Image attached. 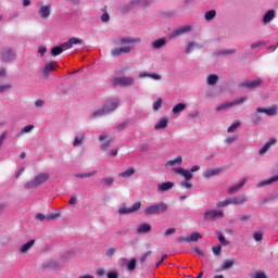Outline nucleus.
Here are the masks:
<instances>
[{
  "label": "nucleus",
  "mask_w": 278,
  "mask_h": 278,
  "mask_svg": "<svg viewBox=\"0 0 278 278\" xmlns=\"http://www.w3.org/2000/svg\"><path fill=\"white\" fill-rule=\"evenodd\" d=\"M253 238L255 242H262V240H264V235H262V232H254Z\"/></svg>",
  "instance_id": "46"
},
{
  "label": "nucleus",
  "mask_w": 278,
  "mask_h": 278,
  "mask_svg": "<svg viewBox=\"0 0 278 278\" xmlns=\"http://www.w3.org/2000/svg\"><path fill=\"white\" fill-rule=\"evenodd\" d=\"M35 105H36V108H42V105H45V101L36 100Z\"/></svg>",
  "instance_id": "64"
},
{
  "label": "nucleus",
  "mask_w": 278,
  "mask_h": 278,
  "mask_svg": "<svg viewBox=\"0 0 278 278\" xmlns=\"http://www.w3.org/2000/svg\"><path fill=\"white\" fill-rule=\"evenodd\" d=\"M218 240L220 242V244H224V247H227V244H229V241L225 240V236L218 233Z\"/></svg>",
  "instance_id": "51"
},
{
  "label": "nucleus",
  "mask_w": 278,
  "mask_h": 278,
  "mask_svg": "<svg viewBox=\"0 0 278 278\" xmlns=\"http://www.w3.org/2000/svg\"><path fill=\"white\" fill-rule=\"evenodd\" d=\"M134 42H140L139 38L134 37H119L115 40V45L121 48H115L111 51V55L113 58H121L123 53H131L134 51V47L129 45H134ZM124 46V47H123Z\"/></svg>",
  "instance_id": "1"
},
{
  "label": "nucleus",
  "mask_w": 278,
  "mask_h": 278,
  "mask_svg": "<svg viewBox=\"0 0 278 278\" xmlns=\"http://www.w3.org/2000/svg\"><path fill=\"white\" fill-rule=\"evenodd\" d=\"M150 4H151V0H132L130 2V8L125 9L124 12H129V10L134 8V5H150Z\"/></svg>",
  "instance_id": "18"
},
{
  "label": "nucleus",
  "mask_w": 278,
  "mask_h": 278,
  "mask_svg": "<svg viewBox=\"0 0 278 278\" xmlns=\"http://www.w3.org/2000/svg\"><path fill=\"white\" fill-rule=\"evenodd\" d=\"M152 227H151V224L149 223H141L138 225L137 227V233H149L151 231Z\"/></svg>",
  "instance_id": "15"
},
{
  "label": "nucleus",
  "mask_w": 278,
  "mask_h": 278,
  "mask_svg": "<svg viewBox=\"0 0 278 278\" xmlns=\"http://www.w3.org/2000/svg\"><path fill=\"white\" fill-rule=\"evenodd\" d=\"M63 51H67V49H72L71 41H66L61 45Z\"/></svg>",
  "instance_id": "53"
},
{
  "label": "nucleus",
  "mask_w": 278,
  "mask_h": 278,
  "mask_svg": "<svg viewBox=\"0 0 278 278\" xmlns=\"http://www.w3.org/2000/svg\"><path fill=\"white\" fill-rule=\"evenodd\" d=\"M55 68H58V62L51 61L47 63L41 73L42 77H49V75H51Z\"/></svg>",
  "instance_id": "9"
},
{
  "label": "nucleus",
  "mask_w": 278,
  "mask_h": 278,
  "mask_svg": "<svg viewBox=\"0 0 278 278\" xmlns=\"http://www.w3.org/2000/svg\"><path fill=\"white\" fill-rule=\"evenodd\" d=\"M227 205H231V199L223 200L216 203V207H227Z\"/></svg>",
  "instance_id": "40"
},
{
  "label": "nucleus",
  "mask_w": 278,
  "mask_h": 278,
  "mask_svg": "<svg viewBox=\"0 0 278 278\" xmlns=\"http://www.w3.org/2000/svg\"><path fill=\"white\" fill-rule=\"evenodd\" d=\"M275 181H278V175L273 176L271 178H268L266 180H262L258 182L257 188H264V186H270V184H275Z\"/></svg>",
  "instance_id": "21"
},
{
  "label": "nucleus",
  "mask_w": 278,
  "mask_h": 278,
  "mask_svg": "<svg viewBox=\"0 0 278 278\" xmlns=\"http://www.w3.org/2000/svg\"><path fill=\"white\" fill-rule=\"evenodd\" d=\"M231 106V102H224L219 106H217L215 110L216 112H223V110H229Z\"/></svg>",
  "instance_id": "36"
},
{
  "label": "nucleus",
  "mask_w": 278,
  "mask_h": 278,
  "mask_svg": "<svg viewBox=\"0 0 278 278\" xmlns=\"http://www.w3.org/2000/svg\"><path fill=\"white\" fill-rule=\"evenodd\" d=\"M262 45H266V42L264 41H257L251 45V49H257L260 47H262Z\"/></svg>",
  "instance_id": "55"
},
{
  "label": "nucleus",
  "mask_w": 278,
  "mask_h": 278,
  "mask_svg": "<svg viewBox=\"0 0 278 278\" xmlns=\"http://www.w3.org/2000/svg\"><path fill=\"white\" fill-rule=\"evenodd\" d=\"M244 101H247V97H241V98L235 99V101L230 102V104L233 108V105H240L244 103Z\"/></svg>",
  "instance_id": "41"
},
{
  "label": "nucleus",
  "mask_w": 278,
  "mask_h": 278,
  "mask_svg": "<svg viewBox=\"0 0 278 278\" xmlns=\"http://www.w3.org/2000/svg\"><path fill=\"white\" fill-rule=\"evenodd\" d=\"M167 211L168 204H166L165 202H159L150 206H147L143 211V214H146V216H160V214H165V212Z\"/></svg>",
  "instance_id": "2"
},
{
  "label": "nucleus",
  "mask_w": 278,
  "mask_h": 278,
  "mask_svg": "<svg viewBox=\"0 0 278 278\" xmlns=\"http://www.w3.org/2000/svg\"><path fill=\"white\" fill-rule=\"evenodd\" d=\"M218 173H220V169H206L203 173V177H205V179H210V177H215Z\"/></svg>",
  "instance_id": "26"
},
{
  "label": "nucleus",
  "mask_w": 278,
  "mask_h": 278,
  "mask_svg": "<svg viewBox=\"0 0 278 278\" xmlns=\"http://www.w3.org/2000/svg\"><path fill=\"white\" fill-rule=\"evenodd\" d=\"M180 164H184V157L177 156L174 160L167 161L165 166H180Z\"/></svg>",
  "instance_id": "22"
},
{
  "label": "nucleus",
  "mask_w": 278,
  "mask_h": 278,
  "mask_svg": "<svg viewBox=\"0 0 278 278\" xmlns=\"http://www.w3.org/2000/svg\"><path fill=\"white\" fill-rule=\"evenodd\" d=\"M64 50H62V46H56V47H53L51 49V54L56 58V55H60L61 53H63Z\"/></svg>",
  "instance_id": "35"
},
{
  "label": "nucleus",
  "mask_w": 278,
  "mask_h": 278,
  "mask_svg": "<svg viewBox=\"0 0 278 278\" xmlns=\"http://www.w3.org/2000/svg\"><path fill=\"white\" fill-rule=\"evenodd\" d=\"M189 31H192V26L190 25L178 27L170 34V38H178V36H184V34Z\"/></svg>",
  "instance_id": "10"
},
{
  "label": "nucleus",
  "mask_w": 278,
  "mask_h": 278,
  "mask_svg": "<svg viewBox=\"0 0 278 278\" xmlns=\"http://www.w3.org/2000/svg\"><path fill=\"white\" fill-rule=\"evenodd\" d=\"M275 18V10H268L263 16V23L266 25Z\"/></svg>",
  "instance_id": "20"
},
{
  "label": "nucleus",
  "mask_w": 278,
  "mask_h": 278,
  "mask_svg": "<svg viewBox=\"0 0 278 278\" xmlns=\"http://www.w3.org/2000/svg\"><path fill=\"white\" fill-rule=\"evenodd\" d=\"M212 251H213L214 255H220V253L223 252V247L222 245H214L212 248Z\"/></svg>",
  "instance_id": "45"
},
{
  "label": "nucleus",
  "mask_w": 278,
  "mask_h": 278,
  "mask_svg": "<svg viewBox=\"0 0 278 278\" xmlns=\"http://www.w3.org/2000/svg\"><path fill=\"white\" fill-rule=\"evenodd\" d=\"M150 78L154 79L155 81H160V79H162V76L160 74H150Z\"/></svg>",
  "instance_id": "61"
},
{
  "label": "nucleus",
  "mask_w": 278,
  "mask_h": 278,
  "mask_svg": "<svg viewBox=\"0 0 278 278\" xmlns=\"http://www.w3.org/2000/svg\"><path fill=\"white\" fill-rule=\"evenodd\" d=\"M103 184H104L105 186H112V185L114 184V178H112V177H105V178H103Z\"/></svg>",
  "instance_id": "48"
},
{
  "label": "nucleus",
  "mask_w": 278,
  "mask_h": 278,
  "mask_svg": "<svg viewBox=\"0 0 278 278\" xmlns=\"http://www.w3.org/2000/svg\"><path fill=\"white\" fill-rule=\"evenodd\" d=\"M12 88V85H0V92H5L7 90H10Z\"/></svg>",
  "instance_id": "57"
},
{
  "label": "nucleus",
  "mask_w": 278,
  "mask_h": 278,
  "mask_svg": "<svg viewBox=\"0 0 278 278\" xmlns=\"http://www.w3.org/2000/svg\"><path fill=\"white\" fill-rule=\"evenodd\" d=\"M140 207H142V203L141 202H136L129 208H127L126 206H123V207L118 208V214L121 216H124L125 214H134V213L138 212V210H140Z\"/></svg>",
  "instance_id": "8"
},
{
  "label": "nucleus",
  "mask_w": 278,
  "mask_h": 278,
  "mask_svg": "<svg viewBox=\"0 0 278 278\" xmlns=\"http://www.w3.org/2000/svg\"><path fill=\"white\" fill-rule=\"evenodd\" d=\"M164 45H166V39L161 38V39H156L152 43V47H153V49H162V47H164Z\"/></svg>",
  "instance_id": "29"
},
{
  "label": "nucleus",
  "mask_w": 278,
  "mask_h": 278,
  "mask_svg": "<svg viewBox=\"0 0 278 278\" xmlns=\"http://www.w3.org/2000/svg\"><path fill=\"white\" fill-rule=\"evenodd\" d=\"M218 83V75L216 74H211L207 76V84L208 86H214Z\"/></svg>",
  "instance_id": "30"
},
{
  "label": "nucleus",
  "mask_w": 278,
  "mask_h": 278,
  "mask_svg": "<svg viewBox=\"0 0 278 278\" xmlns=\"http://www.w3.org/2000/svg\"><path fill=\"white\" fill-rule=\"evenodd\" d=\"M118 108V100H109L105 102V104L102 106V109H99L98 111L93 112L92 116L93 118H99L101 116H105L106 114H110L111 112H114Z\"/></svg>",
  "instance_id": "3"
},
{
  "label": "nucleus",
  "mask_w": 278,
  "mask_h": 278,
  "mask_svg": "<svg viewBox=\"0 0 278 278\" xmlns=\"http://www.w3.org/2000/svg\"><path fill=\"white\" fill-rule=\"evenodd\" d=\"M216 18V10H211L205 13V21H213Z\"/></svg>",
  "instance_id": "38"
},
{
  "label": "nucleus",
  "mask_w": 278,
  "mask_h": 278,
  "mask_svg": "<svg viewBox=\"0 0 278 278\" xmlns=\"http://www.w3.org/2000/svg\"><path fill=\"white\" fill-rule=\"evenodd\" d=\"M166 127H168V117H162L154 129H166Z\"/></svg>",
  "instance_id": "24"
},
{
  "label": "nucleus",
  "mask_w": 278,
  "mask_h": 278,
  "mask_svg": "<svg viewBox=\"0 0 278 278\" xmlns=\"http://www.w3.org/2000/svg\"><path fill=\"white\" fill-rule=\"evenodd\" d=\"M101 21H102V23H110V14L104 13V14L101 16Z\"/></svg>",
  "instance_id": "59"
},
{
  "label": "nucleus",
  "mask_w": 278,
  "mask_h": 278,
  "mask_svg": "<svg viewBox=\"0 0 278 278\" xmlns=\"http://www.w3.org/2000/svg\"><path fill=\"white\" fill-rule=\"evenodd\" d=\"M180 186H182V188H187V190H190L192 188V182H188V180H186L182 181Z\"/></svg>",
  "instance_id": "56"
},
{
  "label": "nucleus",
  "mask_w": 278,
  "mask_h": 278,
  "mask_svg": "<svg viewBox=\"0 0 278 278\" xmlns=\"http://www.w3.org/2000/svg\"><path fill=\"white\" fill-rule=\"evenodd\" d=\"M262 78H256L253 80H247L244 83L241 84V86L245 87V88H257V86H262Z\"/></svg>",
  "instance_id": "14"
},
{
  "label": "nucleus",
  "mask_w": 278,
  "mask_h": 278,
  "mask_svg": "<svg viewBox=\"0 0 278 278\" xmlns=\"http://www.w3.org/2000/svg\"><path fill=\"white\" fill-rule=\"evenodd\" d=\"M248 179L243 178L241 179V181L238 185H233L231 187L228 188V194H236V192H238V190H240L241 188H244V186L247 185Z\"/></svg>",
  "instance_id": "13"
},
{
  "label": "nucleus",
  "mask_w": 278,
  "mask_h": 278,
  "mask_svg": "<svg viewBox=\"0 0 278 278\" xmlns=\"http://www.w3.org/2000/svg\"><path fill=\"white\" fill-rule=\"evenodd\" d=\"M85 138L86 137L84 135L76 136V138L73 142V147H79V144H81L84 142Z\"/></svg>",
  "instance_id": "39"
},
{
  "label": "nucleus",
  "mask_w": 278,
  "mask_h": 278,
  "mask_svg": "<svg viewBox=\"0 0 278 278\" xmlns=\"http://www.w3.org/2000/svg\"><path fill=\"white\" fill-rule=\"evenodd\" d=\"M172 188H175V184L170 181L157 185L159 192H168V190H172Z\"/></svg>",
  "instance_id": "17"
},
{
  "label": "nucleus",
  "mask_w": 278,
  "mask_h": 278,
  "mask_svg": "<svg viewBox=\"0 0 278 278\" xmlns=\"http://www.w3.org/2000/svg\"><path fill=\"white\" fill-rule=\"evenodd\" d=\"M273 144H277V139H271L270 141H268L267 143H265L263 146V148L260 150V155H264V153H266L268 151V149H270V147H273Z\"/></svg>",
  "instance_id": "23"
},
{
  "label": "nucleus",
  "mask_w": 278,
  "mask_h": 278,
  "mask_svg": "<svg viewBox=\"0 0 278 278\" xmlns=\"http://www.w3.org/2000/svg\"><path fill=\"white\" fill-rule=\"evenodd\" d=\"M177 242L181 243V242H187V243H190V239L189 237H178L177 238Z\"/></svg>",
  "instance_id": "58"
},
{
  "label": "nucleus",
  "mask_w": 278,
  "mask_h": 278,
  "mask_svg": "<svg viewBox=\"0 0 278 278\" xmlns=\"http://www.w3.org/2000/svg\"><path fill=\"white\" fill-rule=\"evenodd\" d=\"M134 173H136V168L130 167V168H128L127 170L121 173L118 176H119V177L127 178V177H131V175H134Z\"/></svg>",
  "instance_id": "33"
},
{
  "label": "nucleus",
  "mask_w": 278,
  "mask_h": 278,
  "mask_svg": "<svg viewBox=\"0 0 278 278\" xmlns=\"http://www.w3.org/2000/svg\"><path fill=\"white\" fill-rule=\"evenodd\" d=\"M231 205H242V203H247V195H237L230 199Z\"/></svg>",
  "instance_id": "19"
},
{
  "label": "nucleus",
  "mask_w": 278,
  "mask_h": 278,
  "mask_svg": "<svg viewBox=\"0 0 278 278\" xmlns=\"http://www.w3.org/2000/svg\"><path fill=\"white\" fill-rule=\"evenodd\" d=\"M238 127H240V122L236 121L233 122L227 129L228 134H233L235 130L238 129Z\"/></svg>",
  "instance_id": "37"
},
{
  "label": "nucleus",
  "mask_w": 278,
  "mask_h": 278,
  "mask_svg": "<svg viewBox=\"0 0 278 278\" xmlns=\"http://www.w3.org/2000/svg\"><path fill=\"white\" fill-rule=\"evenodd\" d=\"M164 100H162V98H157V100L153 103V111L157 112V110H160V108H162V103Z\"/></svg>",
  "instance_id": "42"
},
{
  "label": "nucleus",
  "mask_w": 278,
  "mask_h": 278,
  "mask_svg": "<svg viewBox=\"0 0 278 278\" xmlns=\"http://www.w3.org/2000/svg\"><path fill=\"white\" fill-rule=\"evenodd\" d=\"M197 45L194 42H189L188 47H187V50H186V53L189 54V53H192L194 47Z\"/></svg>",
  "instance_id": "52"
},
{
  "label": "nucleus",
  "mask_w": 278,
  "mask_h": 278,
  "mask_svg": "<svg viewBox=\"0 0 278 278\" xmlns=\"http://www.w3.org/2000/svg\"><path fill=\"white\" fill-rule=\"evenodd\" d=\"M114 253H116V249L114 248H110L108 251H106V255L109 257H112V255H114Z\"/></svg>",
  "instance_id": "63"
},
{
  "label": "nucleus",
  "mask_w": 278,
  "mask_h": 278,
  "mask_svg": "<svg viewBox=\"0 0 278 278\" xmlns=\"http://www.w3.org/2000/svg\"><path fill=\"white\" fill-rule=\"evenodd\" d=\"M149 255H151V251L146 252V253L140 257L141 264H144V263L147 262V257H149Z\"/></svg>",
  "instance_id": "54"
},
{
  "label": "nucleus",
  "mask_w": 278,
  "mask_h": 278,
  "mask_svg": "<svg viewBox=\"0 0 278 278\" xmlns=\"http://www.w3.org/2000/svg\"><path fill=\"white\" fill-rule=\"evenodd\" d=\"M49 181V174L48 173H40L38 174L33 180L25 184L26 190H34L42 186V184H47Z\"/></svg>",
  "instance_id": "4"
},
{
  "label": "nucleus",
  "mask_w": 278,
  "mask_h": 278,
  "mask_svg": "<svg viewBox=\"0 0 278 278\" xmlns=\"http://www.w3.org/2000/svg\"><path fill=\"white\" fill-rule=\"evenodd\" d=\"M189 237V242H199V240H201V238H203V236L199 232H192L191 236Z\"/></svg>",
  "instance_id": "32"
},
{
  "label": "nucleus",
  "mask_w": 278,
  "mask_h": 278,
  "mask_svg": "<svg viewBox=\"0 0 278 278\" xmlns=\"http://www.w3.org/2000/svg\"><path fill=\"white\" fill-rule=\"evenodd\" d=\"M0 55H1L2 62H12V60L16 58V54L10 48H2Z\"/></svg>",
  "instance_id": "7"
},
{
  "label": "nucleus",
  "mask_w": 278,
  "mask_h": 278,
  "mask_svg": "<svg viewBox=\"0 0 278 278\" xmlns=\"http://www.w3.org/2000/svg\"><path fill=\"white\" fill-rule=\"evenodd\" d=\"M97 175V170L84 173V174H75L76 179H88V177H94Z\"/></svg>",
  "instance_id": "28"
},
{
  "label": "nucleus",
  "mask_w": 278,
  "mask_h": 278,
  "mask_svg": "<svg viewBox=\"0 0 278 278\" xmlns=\"http://www.w3.org/2000/svg\"><path fill=\"white\" fill-rule=\"evenodd\" d=\"M68 41H70L71 47H73V45H81V39H79V38L72 37L68 39Z\"/></svg>",
  "instance_id": "47"
},
{
  "label": "nucleus",
  "mask_w": 278,
  "mask_h": 278,
  "mask_svg": "<svg viewBox=\"0 0 278 278\" xmlns=\"http://www.w3.org/2000/svg\"><path fill=\"white\" fill-rule=\"evenodd\" d=\"M108 278H118V273L116 271H110L106 274Z\"/></svg>",
  "instance_id": "62"
},
{
  "label": "nucleus",
  "mask_w": 278,
  "mask_h": 278,
  "mask_svg": "<svg viewBox=\"0 0 278 278\" xmlns=\"http://www.w3.org/2000/svg\"><path fill=\"white\" fill-rule=\"evenodd\" d=\"M186 110L185 103H178L173 108V114H179L180 112H184Z\"/></svg>",
  "instance_id": "31"
},
{
  "label": "nucleus",
  "mask_w": 278,
  "mask_h": 278,
  "mask_svg": "<svg viewBox=\"0 0 278 278\" xmlns=\"http://www.w3.org/2000/svg\"><path fill=\"white\" fill-rule=\"evenodd\" d=\"M233 264H236V258L226 260L222 265V270H228V268H233Z\"/></svg>",
  "instance_id": "27"
},
{
  "label": "nucleus",
  "mask_w": 278,
  "mask_h": 278,
  "mask_svg": "<svg viewBox=\"0 0 278 278\" xmlns=\"http://www.w3.org/2000/svg\"><path fill=\"white\" fill-rule=\"evenodd\" d=\"M277 105H274L269 109L257 108L256 112L258 114H266V116H277Z\"/></svg>",
  "instance_id": "12"
},
{
  "label": "nucleus",
  "mask_w": 278,
  "mask_h": 278,
  "mask_svg": "<svg viewBox=\"0 0 278 278\" xmlns=\"http://www.w3.org/2000/svg\"><path fill=\"white\" fill-rule=\"evenodd\" d=\"M39 15L43 20L49 18V16H51V5H42V7H40Z\"/></svg>",
  "instance_id": "16"
},
{
  "label": "nucleus",
  "mask_w": 278,
  "mask_h": 278,
  "mask_svg": "<svg viewBox=\"0 0 278 278\" xmlns=\"http://www.w3.org/2000/svg\"><path fill=\"white\" fill-rule=\"evenodd\" d=\"M219 218H225V213L223 211L207 210L204 213V220L210 223H215V220H218Z\"/></svg>",
  "instance_id": "5"
},
{
  "label": "nucleus",
  "mask_w": 278,
  "mask_h": 278,
  "mask_svg": "<svg viewBox=\"0 0 278 278\" xmlns=\"http://www.w3.org/2000/svg\"><path fill=\"white\" fill-rule=\"evenodd\" d=\"M251 118H252V122H253L255 125H257L258 123L262 122V116H261V115H252Z\"/></svg>",
  "instance_id": "50"
},
{
  "label": "nucleus",
  "mask_w": 278,
  "mask_h": 278,
  "mask_svg": "<svg viewBox=\"0 0 278 278\" xmlns=\"http://www.w3.org/2000/svg\"><path fill=\"white\" fill-rule=\"evenodd\" d=\"M174 173H176V175H181L182 177H185V181H190V179L194 177L190 170L184 167L174 168Z\"/></svg>",
  "instance_id": "11"
},
{
  "label": "nucleus",
  "mask_w": 278,
  "mask_h": 278,
  "mask_svg": "<svg viewBox=\"0 0 278 278\" xmlns=\"http://www.w3.org/2000/svg\"><path fill=\"white\" fill-rule=\"evenodd\" d=\"M177 231V229L175 228H168L165 232L164 236H173V233H175Z\"/></svg>",
  "instance_id": "60"
},
{
  "label": "nucleus",
  "mask_w": 278,
  "mask_h": 278,
  "mask_svg": "<svg viewBox=\"0 0 278 278\" xmlns=\"http://www.w3.org/2000/svg\"><path fill=\"white\" fill-rule=\"evenodd\" d=\"M236 140H238L237 135L229 136L225 139V144H232V142H236Z\"/></svg>",
  "instance_id": "44"
},
{
  "label": "nucleus",
  "mask_w": 278,
  "mask_h": 278,
  "mask_svg": "<svg viewBox=\"0 0 278 278\" xmlns=\"http://www.w3.org/2000/svg\"><path fill=\"white\" fill-rule=\"evenodd\" d=\"M110 147H112V140H109V141L104 142V143L101 146V150H102V151H108V149H110Z\"/></svg>",
  "instance_id": "49"
},
{
  "label": "nucleus",
  "mask_w": 278,
  "mask_h": 278,
  "mask_svg": "<svg viewBox=\"0 0 278 278\" xmlns=\"http://www.w3.org/2000/svg\"><path fill=\"white\" fill-rule=\"evenodd\" d=\"M34 130V125H27L24 128H22L20 136H23L24 134H29Z\"/></svg>",
  "instance_id": "43"
},
{
  "label": "nucleus",
  "mask_w": 278,
  "mask_h": 278,
  "mask_svg": "<svg viewBox=\"0 0 278 278\" xmlns=\"http://www.w3.org/2000/svg\"><path fill=\"white\" fill-rule=\"evenodd\" d=\"M136 264H138V261L136 258H131L130 262L127 264V270L134 273L136 270Z\"/></svg>",
  "instance_id": "34"
},
{
  "label": "nucleus",
  "mask_w": 278,
  "mask_h": 278,
  "mask_svg": "<svg viewBox=\"0 0 278 278\" xmlns=\"http://www.w3.org/2000/svg\"><path fill=\"white\" fill-rule=\"evenodd\" d=\"M134 84H136V79L131 76L115 77L113 79V86H119L121 88L134 86Z\"/></svg>",
  "instance_id": "6"
},
{
  "label": "nucleus",
  "mask_w": 278,
  "mask_h": 278,
  "mask_svg": "<svg viewBox=\"0 0 278 278\" xmlns=\"http://www.w3.org/2000/svg\"><path fill=\"white\" fill-rule=\"evenodd\" d=\"M34 244H36V240H29L28 242L21 247V253H27L31 249V247H34Z\"/></svg>",
  "instance_id": "25"
}]
</instances>
